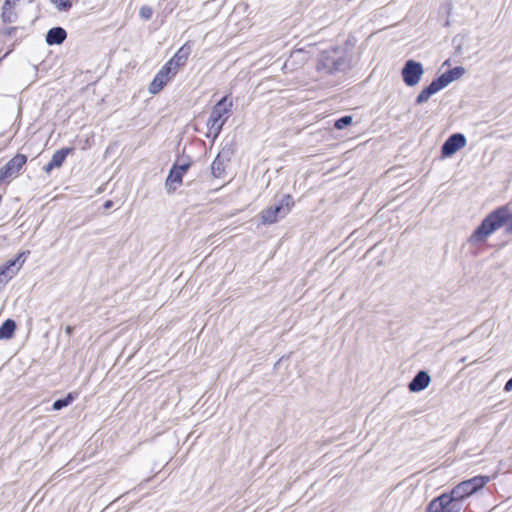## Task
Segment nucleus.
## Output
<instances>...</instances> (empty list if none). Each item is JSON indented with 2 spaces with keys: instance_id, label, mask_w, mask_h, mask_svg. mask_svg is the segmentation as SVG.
<instances>
[{
  "instance_id": "4be33fe9",
  "label": "nucleus",
  "mask_w": 512,
  "mask_h": 512,
  "mask_svg": "<svg viewBox=\"0 0 512 512\" xmlns=\"http://www.w3.org/2000/svg\"><path fill=\"white\" fill-rule=\"evenodd\" d=\"M59 11H67L72 7L70 0H51Z\"/></svg>"
},
{
  "instance_id": "2eb2a0df",
  "label": "nucleus",
  "mask_w": 512,
  "mask_h": 512,
  "mask_svg": "<svg viewBox=\"0 0 512 512\" xmlns=\"http://www.w3.org/2000/svg\"><path fill=\"white\" fill-rule=\"evenodd\" d=\"M190 54V48L186 45L182 46L176 54L166 63L173 71H178V68L185 64Z\"/></svg>"
},
{
  "instance_id": "0eeeda50",
  "label": "nucleus",
  "mask_w": 512,
  "mask_h": 512,
  "mask_svg": "<svg viewBox=\"0 0 512 512\" xmlns=\"http://www.w3.org/2000/svg\"><path fill=\"white\" fill-rule=\"evenodd\" d=\"M461 503L452 499L448 493L434 498L428 505V512H460Z\"/></svg>"
},
{
  "instance_id": "dca6fc26",
  "label": "nucleus",
  "mask_w": 512,
  "mask_h": 512,
  "mask_svg": "<svg viewBox=\"0 0 512 512\" xmlns=\"http://www.w3.org/2000/svg\"><path fill=\"white\" fill-rule=\"evenodd\" d=\"M67 37V33L62 27H53L46 34V43L48 45H60Z\"/></svg>"
},
{
  "instance_id": "a878e982",
  "label": "nucleus",
  "mask_w": 512,
  "mask_h": 512,
  "mask_svg": "<svg viewBox=\"0 0 512 512\" xmlns=\"http://www.w3.org/2000/svg\"><path fill=\"white\" fill-rule=\"evenodd\" d=\"M438 82L442 86V88H445L450 83H452L451 79L449 78L448 74L445 72L441 76L437 78Z\"/></svg>"
},
{
  "instance_id": "9b49d317",
  "label": "nucleus",
  "mask_w": 512,
  "mask_h": 512,
  "mask_svg": "<svg viewBox=\"0 0 512 512\" xmlns=\"http://www.w3.org/2000/svg\"><path fill=\"white\" fill-rule=\"evenodd\" d=\"M176 74V71H173L165 64L149 84V92L151 94L159 93Z\"/></svg>"
},
{
  "instance_id": "7ed1b4c3",
  "label": "nucleus",
  "mask_w": 512,
  "mask_h": 512,
  "mask_svg": "<svg viewBox=\"0 0 512 512\" xmlns=\"http://www.w3.org/2000/svg\"><path fill=\"white\" fill-rule=\"evenodd\" d=\"M348 53L344 48H332L322 52L319 69L328 73L343 71L348 67Z\"/></svg>"
},
{
  "instance_id": "393cba45",
  "label": "nucleus",
  "mask_w": 512,
  "mask_h": 512,
  "mask_svg": "<svg viewBox=\"0 0 512 512\" xmlns=\"http://www.w3.org/2000/svg\"><path fill=\"white\" fill-rule=\"evenodd\" d=\"M426 89H427L428 91H430V93H431L432 95H434V94H436L438 91L442 90L443 88H442V86L440 85V83L438 82V80H437V79H435V80H433V81L429 84V86H427V87H426Z\"/></svg>"
},
{
  "instance_id": "b1692460",
  "label": "nucleus",
  "mask_w": 512,
  "mask_h": 512,
  "mask_svg": "<svg viewBox=\"0 0 512 512\" xmlns=\"http://www.w3.org/2000/svg\"><path fill=\"white\" fill-rule=\"evenodd\" d=\"M153 11L149 6H142L139 10V15L144 20H149L152 17Z\"/></svg>"
},
{
  "instance_id": "2f4dec72",
  "label": "nucleus",
  "mask_w": 512,
  "mask_h": 512,
  "mask_svg": "<svg viewBox=\"0 0 512 512\" xmlns=\"http://www.w3.org/2000/svg\"><path fill=\"white\" fill-rule=\"evenodd\" d=\"M4 21H6V22H13L14 19H4Z\"/></svg>"
},
{
  "instance_id": "5701e85b",
  "label": "nucleus",
  "mask_w": 512,
  "mask_h": 512,
  "mask_svg": "<svg viewBox=\"0 0 512 512\" xmlns=\"http://www.w3.org/2000/svg\"><path fill=\"white\" fill-rule=\"evenodd\" d=\"M432 96L430 91H428L426 88H424L419 95L416 98L417 104H422L428 101V99Z\"/></svg>"
},
{
  "instance_id": "f03ea898",
  "label": "nucleus",
  "mask_w": 512,
  "mask_h": 512,
  "mask_svg": "<svg viewBox=\"0 0 512 512\" xmlns=\"http://www.w3.org/2000/svg\"><path fill=\"white\" fill-rule=\"evenodd\" d=\"M232 106L233 102L228 96H224L213 106L206 123L208 129L207 137H211L214 140L219 136L224 124L231 115Z\"/></svg>"
},
{
  "instance_id": "f8f14e48",
  "label": "nucleus",
  "mask_w": 512,
  "mask_h": 512,
  "mask_svg": "<svg viewBox=\"0 0 512 512\" xmlns=\"http://www.w3.org/2000/svg\"><path fill=\"white\" fill-rule=\"evenodd\" d=\"M466 146V138L461 133L452 134L447 138L441 147V153L444 157H450L460 149Z\"/></svg>"
},
{
  "instance_id": "20e7f679",
  "label": "nucleus",
  "mask_w": 512,
  "mask_h": 512,
  "mask_svg": "<svg viewBox=\"0 0 512 512\" xmlns=\"http://www.w3.org/2000/svg\"><path fill=\"white\" fill-rule=\"evenodd\" d=\"M490 478L488 476H475L471 479L460 482L456 485L450 493H448L452 499H455L459 503L470 495L476 493L482 487L488 483Z\"/></svg>"
},
{
  "instance_id": "423d86ee",
  "label": "nucleus",
  "mask_w": 512,
  "mask_h": 512,
  "mask_svg": "<svg viewBox=\"0 0 512 512\" xmlns=\"http://www.w3.org/2000/svg\"><path fill=\"white\" fill-rule=\"evenodd\" d=\"M29 251H23L14 259L0 266V286L6 285L20 271L26 261Z\"/></svg>"
},
{
  "instance_id": "aec40b11",
  "label": "nucleus",
  "mask_w": 512,
  "mask_h": 512,
  "mask_svg": "<svg viewBox=\"0 0 512 512\" xmlns=\"http://www.w3.org/2000/svg\"><path fill=\"white\" fill-rule=\"evenodd\" d=\"M446 73L448 74L449 78L453 82V81L461 78L464 75L465 69L461 66H457L453 69L446 71Z\"/></svg>"
},
{
  "instance_id": "c756f323",
  "label": "nucleus",
  "mask_w": 512,
  "mask_h": 512,
  "mask_svg": "<svg viewBox=\"0 0 512 512\" xmlns=\"http://www.w3.org/2000/svg\"><path fill=\"white\" fill-rule=\"evenodd\" d=\"M73 330H74V329H73V327H72V326H69V325H68V326H66V328H65V332H66V334H67L68 336H71V335H72Z\"/></svg>"
},
{
  "instance_id": "f3484780",
  "label": "nucleus",
  "mask_w": 512,
  "mask_h": 512,
  "mask_svg": "<svg viewBox=\"0 0 512 512\" xmlns=\"http://www.w3.org/2000/svg\"><path fill=\"white\" fill-rule=\"evenodd\" d=\"M16 330V323L12 319H7L0 326V339H10Z\"/></svg>"
},
{
  "instance_id": "a211bd4d",
  "label": "nucleus",
  "mask_w": 512,
  "mask_h": 512,
  "mask_svg": "<svg viewBox=\"0 0 512 512\" xmlns=\"http://www.w3.org/2000/svg\"><path fill=\"white\" fill-rule=\"evenodd\" d=\"M211 171L214 177L221 178L225 171V162L223 158H221L220 155H218L212 165H211Z\"/></svg>"
},
{
  "instance_id": "7c9ffc66",
  "label": "nucleus",
  "mask_w": 512,
  "mask_h": 512,
  "mask_svg": "<svg viewBox=\"0 0 512 512\" xmlns=\"http://www.w3.org/2000/svg\"><path fill=\"white\" fill-rule=\"evenodd\" d=\"M112 205V202L111 201H106L105 204H104V207L105 208H110Z\"/></svg>"
},
{
  "instance_id": "6ab92c4d",
  "label": "nucleus",
  "mask_w": 512,
  "mask_h": 512,
  "mask_svg": "<svg viewBox=\"0 0 512 512\" xmlns=\"http://www.w3.org/2000/svg\"><path fill=\"white\" fill-rule=\"evenodd\" d=\"M77 393H68L63 399H58L53 403V410H61L64 407L69 406L76 398Z\"/></svg>"
},
{
  "instance_id": "39448f33",
  "label": "nucleus",
  "mask_w": 512,
  "mask_h": 512,
  "mask_svg": "<svg viewBox=\"0 0 512 512\" xmlns=\"http://www.w3.org/2000/svg\"><path fill=\"white\" fill-rule=\"evenodd\" d=\"M294 205V201L290 195L284 196L279 204L268 207L261 213V219L264 224H273L280 218H284Z\"/></svg>"
},
{
  "instance_id": "412c9836",
  "label": "nucleus",
  "mask_w": 512,
  "mask_h": 512,
  "mask_svg": "<svg viewBox=\"0 0 512 512\" xmlns=\"http://www.w3.org/2000/svg\"><path fill=\"white\" fill-rule=\"evenodd\" d=\"M352 120H353L352 116H349V115L343 116L335 121L334 127L339 130L344 129L345 127H347L348 125H350L352 123Z\"/></svg>"
},
{
  "instance_id": "9d476101",
  "label": "nucleus",
  "mask_w": 512,
  "mask_h": 512,
  "mask_svg": "<svg viewBox=\"0 0 512 512\" xmlns=\"http://www.w3.org/2000/svg\"><path fill=\"white\" fill-rule=\"evenodd\" d=\"M189 168V164L174 165L166 178L165 188L167 193L172 194L181 186L183 177Z\"/></svg>"
},
{
  "instance_id": "6e6552de",
  "label": "nucleus",
  "mask_w": 512,
  "mask_h": 512,
  "mask_svg": "<svg viewBox=\"0 0 512 512\" xmlns=\"http://www.w3.org/2000/svg\"><path fill=\"white\" fill-rule=\"evenodd\" d=\"M401 74L404 83L409 87H413L421 81L424 74V68L420 62L408 60L404 64Z\"/></svg>"
},
{
  "instance_id": "4468645a",
  "label": "nucleus",
  "mask_w": 512,
  "mask_h": 512,
  "mask_svg": "<svg viewBox=\"0 0 512 512\" xmlns=\"http://www.w3.org/2000/svg\"><path fill=\"white\" fill-rule=\"evenodd\" d=\"M431 382V377L426 371H419L408 384L410 392H420L426 389Z\"/></svg>"
},
{
  "instance_id": "1a4fd4ad",
  "label": "nucleus",
  "mask_w": 512,
  "mask_h": 512,
  "mask_svg": "<svg viewBox=\"0 0 512 512\" xmlns=\"http://www.w3.org/2000/svg\"><path fill=\"white\" fill-rule=\"evenodd\" d=\"M27 162V156L16 154L0 169V183L9 181L18 176L20 170Z\"/></svg>"
},
{
  "instance_id": "f257e3e1",
  "label": "nucleus",
  "mask_w": 512,
  "mask_h": 512,
  "mask_svg": "<svg viewBox=\"0 0 512 512\" xmlns=\"http://www.w3.org/2000/svg\"><path fill=\"white\" fill-rule=\"evenodd\" d=\"M508 218V207L502 206L488 214L469 238L471 244L484 242L491 234L501 228Z\"/></svg>"
},
{
  "instance_id": "ddd939ff",
  "label": "nucleus",
  "mask_w": 512,
  "mask_h": 512,
  "mask_svg": "<svg viewBox=\"0 0 512 512\" xmlns=\"http://www.w3.org/2000/svg\"><path fill=\"white\" fill-rule=\"evenodd\" d=\"M73 150V148L67 147L54 152L50 162L44 167L45 172L50 173L53 169L61 167L66 157L72 153Z\"/></svg>"
},
{
  "instance_id": "c85d7f7f",
  "label": "nucleus",
  "mask_w": 512,
  "mask_h": 512,
  "mask_svg": "<svg viewBox=\"0 0 512 512\" xmlns=\"http://www.w3.org/2000/svg\"><path fill=\"white\" fill-rule=\"evenodd\" d=\"M18 0H5L4 6H14Z\"/></svg>"
},
{
  "instance_id": "bb28decb",
  "label": "nucleus",
  "mask_w": 512,
  "mask_h": 512,
  "mask_svg": "<svg viewBox=\"0 0 512 512\" xmlns=\"http://www.w3.org/2000/svg\"><path fill=\"white\" fill-rule=\"evenodd\" d=\"M506 231L507 233H512V212L508 210V218L506 220Z\"/></svg>"
},
{
  "instance_id": "cd10ccee",
  "label": "nucleus",
  "mask_w": 512,
  "mask_h": 512,
  "mask_svg": "<svg viewBox=\"0 0 512 512\" xmlns=\"http://www.w3.org/2000/svg\"><path fill=\"white\" fill-rule=\"evenodd\" d=\"M504 390L506 392L512 391V377L505 383Z\"/></svg>"
}]
</instances>
